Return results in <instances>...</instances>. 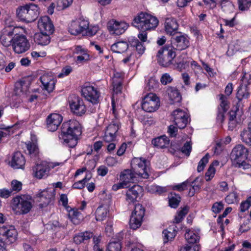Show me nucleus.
Instances as JSON below:
<instances>
[{"instance_id": "nucleus-1", "label": "nucleus", "mask_w": 251, "mask_h": 251, "mask_svg": "<svg viewBox=\"0 0 251 251\" xmlns=\"http://www.w3.org/2000/svg\"><path fill=\"white\" fill-rule=\"evenodd\" d=\"M81 133L79 123L75 120H70L62 124L58 137L63 144L73 148L77 145L78 136Z\"/></svg>"}, {"instance_id": "nucleus-2", "label": "nucleus", "mask_w": 251, "mask_h": 251, "mask_svg": "<svg viewBox=\"0 0 251 251\" xmlns=\"http://www.w3.org/2000/svg\"><path fill=\"white\" fill-rule=\"evenodd\" d=\"M159 21L156 17H135L132 25L140 30L141 31L138 34V38L141 40L140 42L144 44L147 41V30H149L155 28Z\"/></svg>"}, {"instance_id": "nucleus-3", "label": "nucleus", "mask_w": 251, "mask_h": 251, "mask_svg": "<svg viewBox=\"0 0 251 251\" xmlns=\"http://www.w3.org/2000/svg\"><path fill=\"white\" fill-rule=\"evenodd\" d=\"M176 56L175 51L170 45H165L160 48L156 55L158 63L163 67H168L173 64Z\"/></svg>"}, {"instance_id": "nucleus-4", "label": "nucleus", "mask_w": 251, "mask_h": 251, "mask_svg": "<svg viewBox=\"0 0 251 251\" xmlns=\"http://www.w3.org/2000/svg\"><path fill=\"white\" fill-rule=\"evenodd\" d=\"M173 50H183L188 48L190 46V38L189 36L182 32H178L172 36L171 39Z\"/></svg>"}, {"instance_id": "nucleus-5", "label": "nucleus", "mask_w": 251, "mask_h": 251, "mask_svg": "<svg viewBox=\"0 0 251 251\" xmlns=\"http://www.w3.org/2000/svg\"><path fill=\"white\" fill-rule=\"evenodd\" d=\"M89 22L87 18L79 17L75 20L72 21L68 27V31L73 35H77L83 33L88 29Z\"/></svg>"}, {"instance_id": "nucleus-6", "label": "nucleus", "mask_w": 251, "mask_h": 251, "mask_svg": "<svg viewBox=\"0 0 251 251\" xmlns=\"http://www.w3.org/2000/svg\"><path fill=\"white\" fill-rule=\"evenodd\" d=\"M72 112L75 115L81 116L86 111L83 100L75 95H71L68 99Z\"/></svg>"}, {"instance_id": "nucleus-7", "label": "nucleus", "mask_w": 251, "mask_h": 251, "mask_svg": "<svg viewBox=\"0 0 251 251\" xmlns=\"http://www.w3.org/2000/svg\"><path fill=\"white\" fill-rule=\"evenodd\" d=\"M145 210L141 204L138 203L135 205L134 210L132 213L129 220L131 228L135 230L141 226L143 218L145 215Z\"/></svg>"}, {"instance_id": "nucleus-8", "label": "nucleus", "mask_w": 251, "mask_h": 251, "mask_svg": "<svg viewBox=\"0 0 251 251\" xmlns=\"http://www.w3.org/2000/svg\"><path fill=\"white\" fill-rule=\"evenodd\" d=\"M159 106V98L155 94L151 93L146 95L142 102L143 110L147 112H152L156 111Z\"/></svg>"}, {"instance_id": "nucleus-9", "label": "nucleus", "mask_w": 251, "mask_h": 251, "mask_svg": "<svg viewBox=\"0 0 251 251\" xmlns=\"http://www.w3.org/2000/svg\"><path fill=\"white\" fill-rule=\"evenodd\" d=\"M146 163L147 161L145 159L134 158L131 160V166L132 169L137 175L142 178H147L149 175Z\"/></svg>"}, {"instance_id": "nucleus-10", "label": "nucleus", "mask_w": 251, "mask_h": 251, "mask_svg": "<svg viewBox=\"0 0 251 251\" xmlns=\"http://www.w3.org/2000/svg\"><path fill=\"white\" fill-rule=\"evenodd\" d=\"M82 95L88 100L93 104H97L99 102L100 94L97 89L86 83L81 88Z\"/></svg>"}, {"instance_id": "nucleus-11", "label": "nucleus", "mask_w": 251, "mask_h": 251, "mask_svg": "<svg viewBox=\"0 0 251 251\" xmlns=\"http://www.w3.org/2000/svg\"><path fill=\"white\" fill-rule=\"evenodd\" d=\"M58 163L54 164L52 163L42 162L40 164H37L33 167V174L35 177L41 179L48 176L50 171L54 167L58 165Z\"/></svg>"}, {"instance_id": "nucleus-12", "label": "nucleus", "mask_w": 251, "mask_h": 251, "mask_svg": "<svg viewBox=\"0 0 251 251\" xmlns=\"http://www.w3.org/2000/svg\"><path fill=\"white\" fill-rule=\"evenodd\" d=\"M172 115L175 125L180 129L184 128L190 120L189 114L179 108L174 110Z\"/></svg>"}, {"instance_id": "nucleus-13", "label": "nucleus", "mask_w": 251, "mask_h": 251, "mask_svg": "<svg viewBox=\"0 0 251 251\" xmlns=\"http://www.w3.org/2000/svg\"><path fill=\"white\" fill-rule=\"evenodd\" d=\"M12 46L14 52L18 54L24 53L30 48V44L24 35L14 37Z\"/></svg>"}, {"instance_id": "nucleus-14", "label": "nucleus", "mask_w": 251, "mask_h": 251, "mask_svg": "<svg viewBox=\"0 0 251 251\" xmlns=\"http://www.w3.org/2000/svg\"><path fill=\"white\" fill-rule=\"evenodd\" d=\"M17 232L14 227L12 226H0V238L7 244L14 242L17 238Z\"/></svg>"}, {"instance_id": "nucleus-15", "label": "nucleus", "mask_w": 251, "mask_h": 251, "mask_svg": "<svg viewBox=\"0 0 251 251\" xmlns=\"http://www.w3.org/2000/svg\"><path fill=\"white\" fill-rule=\"evenodd\" d=\"M128 26V24L125 22L118 21L113 19L109 21L107 24L108 31L111 34L116 35H120L124 33Z\"/></svg>"}, {"instance_id": "nucleus-16", "label": "nucleus", "mask_w": 251, "mask_h": 251, "mask_svg": "<svg viewBox=\"0 0 251 251\" xmlns=\"http://www.w3.org/2000/svg\"><path fill=\"white\" fill-rule=\"evenodd\" d=\"M13 205L23 214L28 213L32 207L31 202L25 196L14 198Z\"/></svg>"}, {"instance_id": "nucleus-17", "label": "nucleus", "mask_w": 251, "mask_h": 251, "mask_svg": "<svg viewBox=\"0 0 251 251\" xmlns=\"http://www.w3.org/2000/svg\"><path fill=\"white\" fill-rule=\"evenodd\" d=\"M248 156V150L242 145H236L231 153V158L235 164L245 160Z\"/></svg>"}, {"instance_id": "nucleus-18", "label": "nucleus", "mask_w": 251, "mask_h": 251, "mask_svg": "<svg viewBox=\"0 0 251 251\" xmlns=\"http://www.w3.org/2000/svg\"><path fill=\"white\" fill-rule=\"evenodd\" d=\"M53 191L49 189L40 191L36 194L37 201L40 202L39 206L41 208L48 205L54 199Z\"/></svg>"}, {"instance_id": "nucleus-19", "label": "nucleus", "mask_w": 251, "mask_h": 251, "mask_svg": "<svg viewBox=\"0 0 251 251\" xmlns=\"http://www.w3.org/2000/svg\"><path fill=\"white\" fill-rule=\"evenodd\" d=\"M143 188L139 185H134L126 192V201L129 203L134 202L142 196Z\"/></svg>"}, {"instance_id": "nucleus-20", "label": "nucleus", "mask_w": 251, "mask_h": 251, "mask_svg": "<svg viewBox=\"0 0 251 251\" xmlns=\"http://www.w3.org/2000/svg\"><path fill=\"white\" fill-rule=\"evenodd\" d=\"M63 120L62 116L57 113L50 114L46 119L47 128L49 131H56Z\"/></svg>"}, {"instance_id": "nucleus-21", "label": "nucleus", "mask_w": 251, "mask_h": 251, "mask_svg": "<svg viewBox=\"0 0 251 251\" xmlns=\"http://www.w3.org/2000/svg\"><path fill=\"white\" fill-rule=\"evenodd\" d=\"M112 123L107 127L104 136H103V140L106 143L114 141L116 133L119 128V125L118 121H112Z\"/></svg>"}, {"instance_id": "nucleus-22", "label": "nucleus", "mask_w": 251, "mask_h": 251, "mask_svg": "<svg viewBox=\"0 0 251 251\" xmlns=\"http://www.w3.org/2000/svg\"><path fill=\"white\" fill-rule=\"evenodd\" d=\"M38 26L41 31L52 34L54 30V25L50 17H40L38 22Z\"/></svg>"}, {"instance_id": "nucleus-23", "label": "nucleus", "mask_w": 251, "mask_h": 251, "mask_svg": "<svg viewBox=\"0 0 251 251\" xmlns=\"http://www.w3.org/2000/svg\"><path fill=\"white\" fill-rule=\"evenodd\" d=\"M165 30L168 35L173 36L178 32V24L176 19L173 17H167L164 24Z\"/></svg>"}, {"instance_id": "nucleus-24", "label": "nucleus", "mask_w": 251, "mask_h": 251, "mask_svg": "<svg viewBox=\"0 0 251 251\" xmlns=\"http://www.w3.org/2000/svg\"><path fill=\"white\" fill-rule=\"evenodd\" d=\"M40 80L43 86V89L48 93H50L54 90L56 80L52 75L44 74L40 77Z\"/></svg>"}, {"instance_id": "nucleus-25", "label": "nucleus", "mask_w": 251, "mask_h": 251, "mask_svg": "<svg viewBox=\"0 0 251 251\" xmlns=\"http://www.w3.org/2000/svg\"><path fill=\"white\" fill-rule=\"evenodd\" d=\"M25 163V157L21 152L16 151L13 153L10 162L11 167L14 169H23Z\"/></svg>"}, {"instance_id": "nucleus-26", "label": "nucleus", "mask_w": 251, "mask_h": 251, "mask_svg": "<svg viewBox=\"0 0 251 251\" xmlns=\"http://www.w3.org/2000/svg\"><path fill=\"white\" fill-rule=\"evenodd\" d=\"M50 34L43 31L36 33L34 35V41L38 45H47L50 42Z\"/></svg>"}, {"instance_id": "nucleus-27", "label": "nucleus", "mask_w": 251, "mask_h": 251, "mask_svg": "<svg viewBox=\"0 0 251 251\" xmlns=\"http://www.w3.org/2000/svg\"><path fill=\"white\" fill-rule=\"evenodd\" d=\"M135 175L136 174L133 170H125L121 172L120 179L126 185L128 183L133 182Z\"/></svg>"}, {"instance_id": "nucleus-28", "label": "nucleus", "mask_w": 251, "mask_h": 251, "mask_svg": "<svg viewBox=\"0 0 251 251\" xmlns=\"http://www.w3.org/2000/svg\"><path fill=\"white\" fill-rule=\"evenodd\" d=\"M151 143L155 147L164 149L168 147L170 140L166 135H162L153 139Z\"/></svg>"}, {"instance_id": "nucleus-29", "label": "nucleus", "mask_w": 251, "mask_h": 251, "mask_svg": "<svg viewBox=\"0 0 251 251\" xmlns=\"http://www.w3.org/2000/svg\"><path fill=\"white\" fill-rule=\"evenodd\" d=\"M25 145L28 154L31 158L36 160L39 153V148L36 142L29 141Z\"/></svg>"}, {"instance_id": "nucleus-30", "label": "nucleus", "mask_w": 251, "mask_h": 251, "mask_svg": "<svg viewBox=\"0 0 251 251\" xmlns=\"http://www.w3.org/2000/svg\"><path fill=\"white\" fill-rule=\"evenodd\" d=\"M176 226L174 225L170 226L168 228L163 231V238L164 243L173 239L176 235L177 231L176 229Z\"/></svg>"}, {"instance_id": "nucleus-31", "label": "nucleus", "mask_w": 251, "mask_h": 251, "mask_svg": "<svg viewBox=\"0 0 251 251\" xmlns=\"http://www.w3.org/2000/svg\"><path fill=\"white\" fill-rule=\"evenodd\" d=\"M167 92L171 103L174 104L180 102L181 96L177 89L176 88L170 87L168 88Z\"/></svg>"}, {"instance_id": "nucleus-32", "label": "nucleus", "mask_w": 251, "mask_h": 251, "mask_svg": "<svg viewBox=\"0 0 251 251\" xmlns=\"http://www.w3.org/2000/svg\"><path fill=\"white\" fill-rule=\"evenodd\" d=\"M128 42L131 47L135 48L136 50L139 55H142L144 53L145 47L144 44L140 42L138 39L131 37L128 39Z\"/></svg>"}, {"instance_id": "nucleus-33", "label": "nucleus", "mask_w": 251, "mask_h": 251, "mask_svg": "<svg viewBox=\"0 0 251 251\" xmlns=\"http://www.w3.org/2000/svg\"><path fill=\"white\" fill-rule=\"evenodd\" d=\"M129 45L127 42L119 41L117 42L111 46V50L114 52L121 53L126 51Z\"/></svg>"}, {"instance_id": "nucleus-34", "label": "nucleus", "mask_w": 251, "mask_h": 251, "mask_svg": "<svg viewBox=\"0 0 251 251\" xmlns=\"http://www.w3.org/2000/svg\"><path fill=\"white\" fill-rule=\"evenodd\" d=\"M250 93L249 92L247 85H241L238 88L236 98L239 101L243 99H247L250 97Z\"/></svg>"}, {"instance_id": "nucleus-35", "label": "nucleus", "mask_w": 251, "mask_h": 251, "mask_svg": "<svg viewBox=\"0 0 251 251\" xmlns=\"http://www.w3.org/2000/svg\"><path fill=\"white\" fill-rule=\"evenodd\" d=\"M93 235L92 232L88 231L79 233L74 237V241L75 244H80L82 242L90 239Z\"/></svg>"}, {"instance_id": "nucleus-36", "label": "nucleus", "mask_w": 251, "mask_h": 251, "mask_svg": "<svg viewBox=\"0 0 251 251\" xmlns=\"http://www.w3.org/2000/svg\"><path fill=\"white\" fill-rule=\"evenodd\" d=\"M242 141L251 146V122L248 124L247 129H244L240 134Z\"/></svg>"}, {"instance_id": "nucleus-37", "label": "nucleus", "mask_w": 251, "mask_h": 251, "mask_svg": "<svg viewBox=\"0 0 251 251\" xmlns=\"http://www.w3.org/2000/svg\"><path fill=\"white\" fill-rule=\"evenodd\" d=\"M185 238L188 243L193 244L199 241L200 236L194 231L187 229L185 234Z\"/></svg>"}, {"instance_id": "nucleus-38", "label": "nucleus", "mask_w": 251, "mask_h": 251, "mask_svg": "<svg viewBox=\"0 0 251 251\" xmlns=\"http://www.w3.org/2000/svg\"><path fill=\"white\" fill-rule=\"evenodd\" d=\"M108 210L107 208L100 206L98 207L95 212L97 221H103L107 217Z\"/></svg>"}, {"instance_id": "nucleus-39", "label": "nucleus", "mask_w": 251, "mask_h": 251, "mask_svg": "<svg viewBox=\"0 0 251 251\" xmlns=\"http://www.w3.org/2000/svg\"><path fill=\"white\" fill-rule=\"evenodd\" d=\"M221 8L226 14H230L234 10V6L231 2L223 0L221 2Z\"/></svg>"}, {"instance_id": "nucleus-40", "label": "nucleus", "mask_w": 251, "mask_h": 251, "mask_svg": "<svg viewBox=\"0 0 251 251\" xmlns=\"http://www.w3.org/2000/svg\"><path fill=\"white\" fill-rule=\"evenodd\" d=\"M171 197L169 198V205L174 208H176L178 207L179 202L181 201V197L178 194L171 193Z\"/></svg>"}, {"instance_id": "nucleus-41", "label": "nucleus", "mask_w": 251, "mask_h": 251, "mask_svg": "<svg viewBox=\"0 0 251 251\" xmlns=\"http://www.w3.org/2000/svg\"><path fill=\"white\" fill-rule=\"evenodd\" d=\"M121 243L119 241H111L108 245L107 251H121Z\"/></svg>"}, {"instance_id": "nucleus-42", "label": "nucleus", "mask_w": 251, "mask_h": 251, "mask_svg": "<svg viewBox=\"0 0 251 251\" xmlns=\"http://www.w3.org/2000/svg\"><path fill=\"white\" fill-rule=\"evenodd\" d=\"M209 155L208 153H206L200 161L197 168V171L198 172L202 171L205 166L206 164L208 162V159Z\"/></svg>"}, {"instance_id": "nucleus-43", "label": "nucleus", "mask_w": 251, "mask_h": 251, "mask_svg": "<svg viewBox=\"0 0 251 251\" xmlns=\"http://www.w3.org/2000/svg\"><path fill=\"white\" fill-rule=\"evenodd\" d=\"M203 182V179L199 177H196L192 182H191V186L192 188L196 192H198L200 191L201 186L202 185V183Z\"/></svg>"}, {"instance_id": "nucleus-44", "label": "nucleus", "mask_w": 251, "mask_h": 251, "mask_svg": "<svg viewBox=\"0 0 251 251\" xmlns=\"http://www.w3.org/2000/svg\"><path fill=\"white\" fill-rule=\"evenodd\" d=\"M27 14L30 16L37 15L39 14V8L35 4H31L27 5Z\"/></svg>"}, {"instance_id": "nucleus-45", "label": "nucleus", "mask_w": 251, "mask_h": 251, "mask_svg": "<svg viewBox=\"0 0 251 251\" xmlns=\"http://www.w3.org/2000/svg\"><path fill=\"white\" fill-rule=\"evenodd\" d=\"M220 96L221 103L218 108L221 110H225L224 111H227L229 108L227 98L223 94H221Z\"/></svg>"}, {"instance_id": "nucleus-46", "label": "nucleus", "mask_w": 251, "mask_h": 251, "mask_svg": "<svg viewBox=\"0 0 251 251\" xmlns=\"http://www.w3.org/2000/svg\"><path fill=\"white\" fill-rule=\"evenodd\" d=\"M226 201L228 204L238 202V195L235 192L229 193L225 198Z\"/></svg>"}, {"instance_id": "nucleus-47", "label": "nucleus", "mask_w": 251, "mask_h": 251, "mask_svg": "<svg viewBox=\"0 0 251 251\" xmlns=\"http://www.w3.org/2000/svg\"><path fill=\"white\" fill-rule=\"evenodd\" d=\"M113 89L115 93H118L121 92L122 89V81L121 80H117L115 76L113 78Z\"/></svg>"}, {"instance_id": "nucleus-48", "label": "nucleus", "mask_w": 251, "mask_h": 251, "mask_svg": "<svg viewBox=\"0 0 251 251\" xmlns=\"http://www.w3.org/2000/svg\"><path fill=\"white\" fill-rule=\"evenodd\" d=\"M189 183H191L190 181L187 180L181 183L172 186V189L174 190H177L179 192L183 191L187 189V186Z\"/></svg>"}, {"instance_id": "nucleus-49", "label": "nucleus", "mask_w": 251, "mask_h": 251, "mask_svg": "<svg viewBox=\"0 0 251 251\" xmlns=\"http://www.w3.org/2000/svg\"><path fill=\"white\" fill-rule=\"evenodd\" d=\"M192 151V143L191 141L186 142L181 148V151L186 156H189Z\"/></svg>"}, {"instance_id": "nucleus-50", "label": "nucleus", "mask_w": 251, "mask_h": 251, "mask_svg": "<svg viewBox=\"0 0 251 251\" xmlns=\"http://www.w3.org/2000/svg\"><path fill=\"white\" fill-rule=\"evenodd\" d=\"M238 4L240 10H247L251 5V0H238Z\"/></svg>"}, {"instance_id": "nucleus-51", "label": "nucleus", "mask_w": 251, "mask_h": 251, "mask_svg": "<svg viewBox=\"0 0 251 251\" xmlns=\"http://www.w3.org/2000/svg\"><path fill=\"white\" fill-rule=\"evenodd\" d=\"M251 228V223L250 220L248 219L246 220L243 224L241 225L239 230L242 233L249 231Z\"/></svg>"}, {"instance_id": "nucleus-52", "label": "nucleus", "mask_w": 251, "mask_h": 251, "mask_svg": "<svg viewBox=\"0 0 251 251\" xmlns=\"http://www.w3.org/2000/svg\"><path fill=\"white\" fill-rule=\"evenodd\" d=\"M251 206V197L248 198L247 200L241 202L240 204V211L244 212L247 210Z\"/></svg>"}, {"instance_id": "nucleus-53", "label": "nucleus", "mask_w": 251, "mask_h": 251, "mask_svg": "<svg viewBox=\"0 0 251 251\" xmlns=\"http://www.w3.org/2000/svg\"><path fill=\"white\" fill-rule=\"evenodd\" d=\"M0 39L1 44L4 46L9 47L11 44V42H13L14 38H10V37H8L6 35L2 34Z\"/></svg>"}, {"instance_id": "nucleus-54", "label": "nucleus", "mask_w": 251, "mask_h": 251, "mask_svg": "<svg viewBox=\"0 0 251 251\" xmlns=\"http://www.w3.org/2000/svg\"><path fill=\"white\" fill-rule=\"evenodd\" d=\"M223 208L224 205L222 202H216L213 204L211 210L212 212L217 214L220 212Z\"/></svg>"}, {"instance_id": "nucleus-55", "label": "nucleus", "mask_w": 251, "mask_h": 251, "mask_svg": "<svg viewBox=\"0 0 251 251\" xmlns=\"http://www.w3.org/2000/svg\"><path fill=\"white\" fill-rule=\"evenodd\" d=\"M215 173V169L213 165H210L208 170L205 173V177L206 181L210 180L212 178Z\"/></svg>"}, {"instance_id": "nucleus-56", "label": "nucleus", "mask_w": 251, "mask_h": 251, "mask_svg": "<svg viewBox=\"0 0 251 251\" xmlns=\"http://www.w3.org/2000/svg\"><path fill=\"white\" fill-rule=\"evenodd\" d=\"M11 190L18 192L22 189V184L20 181L14 180L11 182Z\"/></svg>"}, {"instance_id": "nucleus-57", "label": "nucleus", "mask_w": 251, "mask_h": 251, "mask_svg": "<svg viewBox=\"0 0 251 251\" xmlns=\"http://www.w3.org/2000/svg\"><path fill=\"white\" fill-rule=\"evenodd\" d=\"M172 80L173 79L171 76L167 73L163 74L160 78V81L163 85H166L168 83L171 82Z\"/></svg>"}, {"instance_id": "nucleus-58", "label": "nucleus", "mask_w": 251, "mask_h": 251, "mask_svg": "<svg viewBox=\"0 0 251 251\" xmlns=\"http://www.w3.org/2000/svg\"><path fill=\"white\" fill-rule=\"evenodd\" d=\"M27 14V5L19 7L16 10L17 16Z\"/></svg>"}, {"instance_id": "nucleus-59", "label": "nucleus", "mask_w": 251, "mask_h": 251, "mask_svg": "<svg viewBox=\"0 0 251 251\" xmlns=\"http://www.w3.org/2000/svg\"><path fill=\"white\" fill-rule=\"evenodd\" d=\"M86 183V178L79 180L74 183L73 187L75 189H81L84 188Z\"/></svg>"}, {"instance_id": "nucleus-60", "label": "nucleus", "mask_w": 251, "mask_h": 251, "mask_svg": "<svg viewBox=\"0 0 251 251\" xmlns=\"http://www.w3.org/2000/svg\"><path fill=\"white\" fill-rule=\"evenodd\" d=\"M224 110H221L219 108L218 109L217 120L218 122H219L221 123H223L224 121L225 114L226 112V111Z\"/></svg>"}, {"instance_id": "nucleus-61", "label": "nucleus", "mask_w": 251, "mask_h": 251, "mask_svg": "<svg viewBox=\"0 0 251 251\" xmlns=\"http://www.w3.org/2000/svg\"><path fill=\"white\" fill-rule=\"evenodd\" d=\"M72 71V69L70 66H67L62 69L61 73L58 75L59 77L68 75Z\"/></svg>"}, {"instance_id": "nucleus-62", "label": "nucleus", "mask_w": 251, "mask_h": 251, "mask_svg": "<svg viewBox=\"0 0 251 251\" xmlns=\"http://www.w3.org/2000/svg\"><path fill=\"white\" fill-rule=\"evenodd\" d=\"M168 132L171 137H175L177 132V128L173 125H170L168 126Z\"/></svg>"}, {"instance_id": "nucleus-63", "label": "nucleus", "mask_w": 251, "mask_h": 251, "mask_svg": "<svg viewBox=\"0 0 251 251\" xmlns=\"http://www.w3.org/2000/svg\"><path fill=\"white\" fill-rule=\"evenodd\" d=\"M108 171L107 167L104 166H100L98 168L97 172L99 175L104 176L107 174Z\"/></svg>"}, {"instance_id": "nucleus-64", "label": "nucleus", "mask_w": 251, "mask_h": 251, "mask_svg": "<svg viewBox=\"0 0 251 251\" xmlns=\"http://www.w3.org/2000/svg\"><path fill=\"white\" fill-rule=\"evenodd\" d=\"M148 85L150 89L156 88L158 86V82L154 78H151L148 81Z\"/></svg>"}]
</instances>
